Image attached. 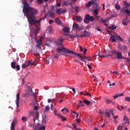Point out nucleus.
Returning a JSON list of instances; mask_svg holds the SVG:
<instances>
[{"instance_id": "1", "label": "nucleus", "mask_w": 130, "mask_h": 130, "mask_svg": "<svg viewBox=\"0 0 130 130\" xmlns=\"http://www.w3.org/2000/svg\"><path fill=\"white\" fill-rule=\"evenodd\" d=\"M23 8L22 9V13H23L24 16H25L27 19V21L30 26H34L35 27H40V22L42 20H45L47 14L40 18L39 20L34 19L35 16L38 13V10L35 9L29 5V4L27 3L26 0L23 1Z\"/></svg>"}, {"instance_id": "2", "label": "nucleus", "mask_w": 130, "mask_h": 130, "mask_svg": "<svg viewBox=\"0 0 130 130\" xmlns=\"http://www.w3.org/2000/svg\"><path fill=\"white\" fill-rule=\"evenodd\" d=\"M56 51L58 53V54H59V55H63V56H66V57H68V56H69V55L67 54V53H68L69 54H74V55H76V52L71 50H69L64 48V47H57L56 49Z\"/></svg>"}, {"instance_id": "3", "label": "nucleus", "mask_w": 130, "mask_h": 130, "mask_svg": "<svg viewBox=\"0 0 130 130\" xmlns=\"http://www.w3.org/2000/svg\"><path fill=\"white\" fill-rule=\"evenodd\" d=\"M109 53H111L112 55L113 54H116L117 59H125L124 57H122V54L119 52V51H116V50H113L111 51H109Z\"/></svg>"}, {"instance_id": "4", "label": "nucleus", "mask_w": 130, "mask_h": 130, "mask_svg": "<svg viewBox=\"0 0 130 130\" xmlns=\"http://www.w3.org/2000/svg\"><path fill=\"white\" fill-rule=\"evenodd\" d=\"M34 28V33L31 34L30 36L31 38V39H35V41H36V37L37 36V35L38 34V32H39V30H40V27H35V26H33Z\"/></svg>"}, {"instance_id": "5", "label": "nucleus", "mask_w": 130, "mask_h": 130, "mask_svg": "<svg viewBox=\"0 0 130 130\" xmlns=\"http://www.w3.org/2000/svg\"><path fill=\"white\" fill-rule=\"evenodd\" d=\"M94 21V17L93 16H90V15L86 14L85 16L84 22L85 24H89L90 22H93Z\"/></svg>"}, {"instance_id": "6", "label": "nucleus", "mask_w": 130, "mask_h": 130, "mask_svg": "<svg viewBox=\"0 0 130 130\" xmlns=\"http://www.w3.org/2000/svg\"><path fill=\"white\" fill-rule=\"evenodd\" d=\"M26 88V89H27L28 92L31 93L30 95L32 96L35 101H37V96H36V94H35V92H33V90L32 89V87H31V86L29 85H27Z\"/></svg>"}, {"instance_id": "7", "label": "nucleus", "mask_w": 130, "mask_h": 130, "mask_svg": "<svg viewBox=\"0 0 130 130\" xmlns=\"http://www.w3.org/2000/svg\"><path fill=\"white\" fill-rule=\"evenodd\" d=\"M123 122L124 123H123L122 125H119L118 126L117 130H122V127H123V125H124V124H126V123H127V124H129V121L128 120V118H127L126 116H124Z\"/></svg>"}, {"instance_id": "8", "label": "nucleus", "mask_w": 130, "mask_h": 130, "mask_svg": "<svg viewBox=\"0 0 130 130\" xmlns=\"http://www.w3.org/2000/svg\"><path fill=\"white\" fill-rule=\"evenodd\" d=\"M118 39L119 41L120 42L122 41V38H121V37L118 35H116V36H112L110 38L109 40L110 42H112V43H113V42H115L116 41V40H118Z\"/></svg>"}, {"instance_id": "9", "label": "nucleus", "mask_w": 130, "mask_h": 130, "mask_svg": "<svg viewBox=\"0 0 130 130\" xmlns=\"http://www.w3.org/2000/svg\"><path fill=\"white\" fill-rule=\"evenodd\" d=\"M74 53L75 54V55H77V56L79 57V59H80L81 61H85L84 59H86V60H89L90 59H91V57H87L86 56H84V57H83L81 55V54L77 53Z\"/></svg>"}, {"instance_id": "10", "label": "nucleus", "mask_w": 130, "mask_h": 130, "mask_svg": "<svg viewBox=\"0 0 130 130\" xmlns=\"http://www.w3.org/2000/svg\"><path fill=\"white\" fill-rule=\"evenodd\" d=\"M64 40V39H58L56 42V44H57V45L58 46H62L61 47H63V45H62V41H63Z\"/></svg>"}, {"instance_id": "11", "label": "nucleus", "mask_w": 130, "mask_h": 130, "mask_svg": "<svg viewBox=\"0 0 130 130\" xmlns=\"http://www.w3.org/2000/svg\"><path fill=\"white\" fill-rule=\"evenodd\" d=\"M18 123V120L17 119H14L13 120L12 123H11V130H15V126H16V124Z\"/></svg>"}, {"instance_id": "12", "label": "nucleus", "mask_w": 130, "mask_h": 130, "mask_svg": "<svg viewBox=\"0 0 130 130\" xmlns=\"http://www.w3.org/2000/svg\"><path fill=\"white\" fill-rule=\"evenodd\" d=\"M20 103V91L16 95V104L17 108L19 107V104Z\"/></svg>"}, {"instance_id": "13", "label": "nucleus", "mask_w": 130, "mask_h": 130, "mask_svg": "<svg viewBox=\"0 0 130 130\" xmlns=\"http://www.w3.org/2000/svg\"><path fill=\"white\" fill-rule=\"evenodd\" d=\"M120 13H124L130 16V11L128 9H126L125 8H122L120 9Z\"/></svg>"}, {"instance_id": "14", "label": "nucleus", "mask_w": 130, "mask_h": 130, "mask_svg": "<svg viewBox=\"0 0 130 130\" xmlns=\"http://www.w3.org/2000/svg\"><path fill=\"white\" fill-rule=\"evenodd\" d=\"M93 11H96L99 12V10L101 9V7H99V4H95L93 6Z\"/></svg>"}, {"instance_id": "15", "label": "nucleus", "mask_w": 130, "mask_h": 130, "mask_svg": "<svg viewBox=\"0 0 130 130\" xmlns=\"http://www.w3.org/2000/svg\"><path fill=\"white\" fill-rule=\"evenodd\" d=\"M126 46H124L122 44H120L119 45V49H120V50H122L123 51H125V50H126Z\"/></svg>"}, {"instance_id": "16", "label": "nucleus", "mask_w": 130, "mask_h": 130, "mask_svg": "<svg viewBox=\"0 0 130 130\" xmlns=\"http://www.w3.org/2000/svg\"><path fill=\"white\" fill-rule=\"evenodd\" d=\"M36 42L37 43V47H38L39 51H41V43L39 42V41L36 39Z\"/></svg>"}, {"instance_id": "17", "label": "nucleus", "mask_w": 130, "mask_h": 130, "mask_svg": "<svg viewBox=\"0 0 130 130\" xmlns=\"http://www.w3.org/2000/svg\"><path fill=\"white\" fill-rule=\"evenodd\" d=\"M55 22L56 24H57L58 25H62V23L61 22V21L60 20V19L57 18L55 19Z\"/></svg>"}, {"instance_id": "18", "label": "nucleus", "mask_w": 130, "mask_h": 130, "mask_svg": "<svg viewBox=\"0 0 130 130\" xmlns=\"http://www.w3.org/2000/svg\"><path fill=\"white\" fill-rule=\"evenodd\" d=\"M83 36L84 37H89L90 36V32H88L87 30H84L83 31Z\"/></svg>"}, {"instance_id": "19", "label": "nucleus", "mask_w": 130, "mask_h": 130, "mask_svg": "<svg viewBox=\"0 0 130 130\" xmlns=\"http://www.w3.org/2000/svg\"><path fill=\"white\" fill-rule=\"evenodd\" d=\"M76 21L79 23H81L83 21V18L80 16H76Z\"/></svg>"}, {"instance_id": "20", "label": "nucleus", "mask_w": 130, "mask_h": 130, "mask_svg": "<svg viewBox=\"0 0 130 130\" xmlns=\"http://www.w3.org/2000/svg\"><path fill=\"white\" fill-rule=\"evenodd\" d=\"M54 115H56L57 116H58V117H59V118H61V116H63L62 115H61V114H57V113H55V112H57V111L56 110V109H54Z\"/></svg>"}, {"instance_id": "21", "label": "nucleus", "mask_w": 130, "mask_h": 130, "mask_svg": "<svg viewBox=\"0 0 130 130\" xmlns=\"http://www.w3.org/2000/svg\"><path fill=\"white\" fill-rule=\"evenodd\" d=\"M50 17L51 18V19H54V17H55V13L50 12L49 13Z\"/></svg>"}, {"instance_id": "22", "label": "nucleus", "mask_w": 130, "mask_h": 130, "mask_svg": "<svg viewBox=\"0 0 130 130\" xmlns=\"http://www.w3.org/2000/svg\"><path fill=\"white\" fill-rule=\"evenodd\" d=\"M62 31L66 33H69L70 32V28L68 27H65L62 29Z\"/></svg>"}, {"instance_id": "23", "label": "nucleus", "mask_w": 130, "mask_h": 130, "mask_svg": "<svg viewBox=\"0 0 130 130\" xmlns=\"http://www.w3.org/2000/svg\"><path fill=\"white\" fill-rule=\"evenodd\" d=\"M121 96H123V93L118 94H116L114 96H113L114 99H116V98H118V97H121Z\"/></svg>"}, {"instance_id": "24", "label": "nucleus", "mask_w": 130, "mask_h": 130, "mask_svg": "<svg viewBox=\"0 0 130 130\" xmlns=\"http://www.w3.org/2000/svg\"><path fill=\"white\" fill-rule=\"evenodd\" d=\"M117 28V26L113 24L111 25V26H109V29H111V30H115Z\"/></svg>"}, {"instance_id": "25", "label": "nucleus", "mask_w": 130, "mask_h": 130, "mask_svg": "<svg viewBox=\"0 0 130 130\" xmlns=\"http://www.w3.org/2000/svg\"><path fill=\"white\" fill-rule=\"evenodd\" d=\"M122 23L124 26L127 25V19L125 18L122 20Z\"/></svg>"}, {"instance_id": "26", "label": "nucleus", "mask_w": 130, "mask_h": 130, "mask_svg": "<svg viewBox=\"0 0 130 130\" xmlns=\"http://www.w3.org/2000/svg\"><path fill=\"white\" fill-rule=\"evenodd\" d=\"M11 68L15 70L16 69V62L13 61L11 63Z\"/></svg>"}, {"instance_id": "27", "label": "nucleus", "mask_w": 130, "mask_h": 130, "mask_svg": "<svg viewBox=\"0 0 130 130\" xmlns=\"http://www.w3.org/2000/svg\"><path fill=\"white\" fill-rule=\"evenodd\" d=\"M49 59H50L49 57H47L46 59H44V62L46 63V64H49Z\"/></svg>"}, {"instance_id": "28", "label": "nucleus", "mask_w": 130, "mask_h": 130, "mask_svg": "<svg viewBox=\"0 0 130 130\" xmlns=\"http://www.w3.org/2000/svg\"><path fill=\"white\" fill-rule=\"evenodd\" d=\"M79 28V24H78L77 23H74L73 25V29H78Z\"/></svg>"}, {"instance_id": "29", "label": "nucleus", "mask_w": 130, "mask_h": 130, "mask_svg": "<svg viewBox=\"0 0 130 130\" xmlns=\"http://www.w3.org/2000/svg\"><path fill=\"white\" fill-rule=\"evenodd\" d=\"M29 95H31V93L28 91L27 92H26L25 93H23V96L24 98L28 97Z\"/></svg>"}, {"instance_id": "30", "label": "nucleus", "mask_w": 130, "mask_h": 130, "mask_svg": "<svg viewBox=\"0 0 130 130\" xmlns=\"http://www.w3.org/2000/svg\"><path fill=\"white\" fill-rule=\"evenodd\" d=\"M99 56L100 57H108L109 56H112V54H111V53L109 54V55H99Z\"/></svg>"}, {"instance_id": "31", "label": "nucleus", "mask_w": 130, "mask_h": 130, "mask_svg": "<svg viewBox=\"0 0 130 130\" xmlns=\"http://www.w3.org/2000/svg\"><path fill=\"white\" fill-rule=\"evenodd\" d=\"M83 103H85L86 105H90L91 104V102L88 100L83 101Z\"/></svg>"}, {"instance_id": "32", "label": "nucleus", "mask_w": 130, "mask_h": 130, "mask_svg": "<svg viewBox=\"0 0 130 130\" xmlns=\"http://www.w3.org/2000/svg\"><path fill=\"white\" fill-rule=\"evenodd\" d=\"M27 63H28V67L30 66H33L34 64V62L32 61H27Z\"/></svg>"}, {"instance_id": "33", "label": "nucleus", "mask_w": 130, "mask_h": 130, "mask_svg": "<svg viewBox=\"0 0 130 130\" xmlns=\"http://www.w3.org/2000/svg\"><path fill=\"white\" fill-rule=\"evenodd\" d=\"M115 7L117 11H119V10H120V6L118 4L115 5Z\"/></svg>"}, {"instance_id": "34", "label": "nucleus", "mask_w": 130, "mask_h": 130, "mask_svg": "<svg viewBox=\"0 0 130 130\" xmlns=\"http://www.w3.org/2000/svg\"><path fill=\"white\" fill-rule=\"evenodd\" d=\"M93 4L91 2V1L88 2V3L86 4V8H90L91 6H92Z\"/></svg>"}, {"instance_id": "35", "label": "nucleus", "mask_w": 130, "mask_h": 130, "mask_svg": "<svg viewBox=\"0 0 130 130\" xmlns=\"http://www.w3.org/2000/svg\"><path fill=\"white\" fill-rule=\"evenodd\" d=\"M34 54L35 55H39V52H38V51L37 50V49H35L34 50Z\"/></svg>"}, {"instance_id": "36", "label": "nucleus", "mask_w": 130, "mask_h": 130, "mask_svg": "<svg viewBox=\"0 0 130 130\" xmlns=\"http://www.w3.org/2000/svg\"><path fill=\"white\" fill-rule=\"evenodd\" d=\"M99 21L102 22L103 23H105L106 22H108V19L105 20L103 18H101Z\"/></svg>"}, {"instance_id": "37", "label": "nucleus", "mask_w": 130, "mask_h": 130, "mask_svg": "<svg viewBox=\"0 0 130 130\" xmlns=\"http://www.w3.org/2000/svg\"><path fill=\"white\" fill-rule=\"evenodd\" d=\"M21 119L22 121H23L24 122H26V121L28 120V118L26 117H22Z\"/></svg>"}, {"instance_id": "38", "label": "nucleus", "mask_w": 130, "mask_h": 130, "mask_svg": "<svg viewBox=\"0 0 130 130\" xmlns=\"http://www.w3.org/2000/svg\"><path fill=\"white\" fill-rule=\"evenodd\" d=\"M56 13L57 15H61V11L60 10L56 9Z\"/></svg>"}, {"instance_id": "39", "label": "nucleus", "mask_w": 130, "mask_h": 130, "mask_svg": "<svg viewBox=\"0 0 130 130\" xmlns=\"http://www.w3.org/2000/svg\"><path fill=\"white\" fill-rule=\"evenodd\" d=\"M105 114H106V116H107V117H108L109 118V117H110V113L108 112H105Z\"/></svg>"}, {"instance_id": "40", "label": "nucleus", "mask_w": 130, "mask_h": 130, "mask_svg": "<svg viewBox=\"0 0 130 130\" xmlns=\"http://www.w3.org/2000/svg\"><path fill=\"white\" fill-rule=\"evenodd\" d=\"M34 130H40V127L36 125H34Z\"/></svg>"}, {"instance_id": "41", "label": "nucleus", "mask_w": 130, "mask_h": 130, "mask_svg": "<svg viewBox=\"0 0 130 130\" xmlns=\"http://www.w3.org/2000/svg\"><path fill=\"white\" fill-rule=\"evenodd\" d=\"M37 3H38L39 5H41V4L43 3V0H37Z\"/></svg>"}, {"instance_id": "42", "label": "nucleus", "mask_w": 130, "mask_h": 130, "mask_svg": "<svg viewBox=\"0 0 130 130\" xmlns=\"http://www.w3.org/2000/svg\"><path fill=\"white\" fill-rule=\"evenodd\" d=\"M84 95H86V96H89V97H92V95H91V93H89V92H85L84 93Z\"/></svg>"}, {"instance_id": "43", "label": "nucleus", "mask_w": 130, "mask_h": 130, "mask_svg": "<svg viewBox=\"0 0 130 130\" xmlns=\"http://www.w3.org/2000/svg\"><path fill=\"white\" fill-rule=\"evenodd\" d=\"M75 10V12H76L77 13H79L80 10L79 9V7H75L74 8Z\"/></svg>"}, {"instance_id": "44", "label": "nucleus", "mask_w": 130, "mask_h": 130, "mask_svg": "<svg viewBox=\"0 0 130 130\" xmlns=\"http://www.w3.org/2000/svg\"><path fill=\"white\" fill-rule=\"evenodd\" d=\"M95 29L100 32H102V29L99 27H96L95 28Z\"/></svg>"}, {"instance_id": "45", "label": "nucleus", "mask_w": 130, "mask_h": 130, "mask_svg": "<svg viewBox=\"0 0 130 130\" xmlns=\"http://www.w3.org/2000/svg\"><path fill=\"white\" fill-rule=\"evenodd\" d=\"M125 101H127V102H130V97H125Z\"/></svg>"}, {"instance_id": "46", "label": "nucleus", "mask_w": 130, "mask_h": 130, "mask_svg": "<svg viewBox=\"0 0 130 130\" xmlns=\"http://www.w3.org/2000/svg\"><path fill=\"white\" fill-rule=\"evenodd\" d=\"M45 111L46 112H47L48 111H49V106H46Z\"/></svg>"}, {"instance_id": "47", "label": "nucleus", "mask_w": 130, "mask_h": 130, "mask_svg": "<svg viewBox=\"0 0 130 130\" xmlns=\"http://www.w3.org/2000/svg\"><path fill=\"white\" fill-rule=\"evenodd\" d=\"M69 112V110L68 109V108H64V112H63V113H68Z\"/></svg>"}, {"instance_id": "48", "label": "nucleus", "mask_w": 130, "mask_h": 130, "mask_svg": "<svg viewBox=\"0 0 130 130\" xmlns=\"http://www.w3.org/2000/svg\"><path fill=\"white\" fill-rule=\"evenodd\" d=\"M28 67H29V66H28V64H27V65H26L25 64H22V68L23 69H26V68H28Z\"/></svg>"}, {"instance_id": "49", "label": "nucleus", "mask_w": 130, "mask_h": 130, "mask_svg": "<svg viewBox=\"0 0 130 130\" xmlns=\"http://www.w3.org/2000/svg\"><path fill=\"white\" fill-rule=\"evenodd\" d=\"M106 102H107V104H109V103H112V101L110 100H106Z\"/></svg>"}, {"instance_id": "50", "label": "nucleus", "mask_w": 130, "mask_h": 130, "mask_svg": "<svg viewBox=\"0 0 130 130\" xmlns=\"http://www.w3.org/2000/svg\"><path fill=\"white\" fill-rule=\"evenodd\" d=\"M70 38H78V35H76L75 36L71 35L70 36Z\"/></svg>"}, {"instance_id": "51", "label": "nucleus", "mask_w": 130, "mask_h": 130, "mask_svg": "<svg viewBox=\"0 0 130 130\" xmlns=\"http://www.w3.org/2000/svg\"><path fill=\"white\" fill-rule=\"evenodd\" d=\"M54 57L55 58H59V56L58 55V54H55L54 55Z\"/></svg>"}, {"instance_id": "52", "label": "nucleus", "mask_w": 130, "mask_h": 130, "mask_svg": "<svg viewBox=\"0 0 130 130\" xmlns=\"http://www.w3.org/2000/svg\"><path fill=\"white\" fill-rule=\"evenodd\" d=\"M52 23H54V21H53V20H51V19L49 20V24L51 25V24H52Z\"/></svg>"}, {"instance_id": "53", "label": "nucleus", "mask_w": 130, "mask_h": 130, "mask_svg": "<svg viewBox=\"0 0 130 130\" xmlns=\"http://www.w3.org/2000/svg\"><path fill=\"white\" fill-rule=\"evenodd\" d=\"M36 118H38V117H39V112H36Z\"/></svg>"}, {"instance_id": "54", "label": "nucleus", "mask_w": 130, "mask_h": 130, "mask_svg": "<svg viewBox=\"0 0 130 130\" xmlns=\"http://www.w3.org/2000/svg\"><path fill=\"white\" fill-rule=\"evenodd\" d=\"M61 119H62V121H66V120H67V118H64V117L63 116H61Z\"/></svg>"}, {"instance_id": "55", "label": "nucleus", "mask_w": 130, "mask_h": 130, "mask_svg": "<svg viewBox=\"0 0 130 130\" xmlns=\"http://www.w3.org/2000/svg\"><path fill=\"white\" fill-rule=\"evenodd\" d=\"M72 125L73 126L74 128L75 129H77L78 128H77V126L76 125V124L72 123Z\"/></svg>"}, {"instance_id": "56", "label": "nucleus", "mask_w": 130, "mask_h": 130, "mask_svg": "<svg viewBox=\"0 0 130 130\" xmlns=\"http://www.w3.org/2000/svg\"><path fill=\"white\" fill-rule=\"evenodd\" d=\"M16 68L17 71H20V65H17Z\"/></svg>"}, {"instance_id": "57", "label": "nucleus", "mask_w": 130, "mask_h": 130, "mask_svg": "<svg viewBox=\"0 0 130 130\" xmlns=\"http://www.w3.org/2000/svg\"><path fill=\"white\" fill-rule=\"evenodd\" d=\"M28 113H29V115H31V114H33V113H34V111H33V110L30 111L29 112H28Z\"/></svg>"}, {"instance_id": "58", "label": "nucleus", "mask_w": 130, "mask_h": 130, "mask_svg": "<svg viewBox=\"0 0 130 130\" xmlns=\"http://www.w3.org/2000/svg\"><path fill=\"white\" fill-rule=\"evenodd\" d=\"M95 2H97V0H91V1H90V2L91 3V4H92V5H94V4H95Z\"/></svg>"}, {"instance_id": "59", "label": "nucleus", "mask_w": 130, "mask_h": 130, "mask_svg": "<svg viewBox=\"0 0 130 130\" xmlns=\"http://www.w3.org/2000/svg\"><path fill=\"white\" fill-rule=\"evenodd\" d=\"M90 28H91V25H87L86 26V29H87V30H89V29H90Z\"/></svg>"}, {"instance_id": "60", "label": "nucleus", "mask_w": 130, "mask_h": 130, "mask_svg": "<svg viewBox=\"0 0 130 130\" xmlns=\"http://www.w3.org/2000/svg\"><path fill=\"white\" fill-rule=\"evenodd\" d=\"M40 130H45V126H43L40 127Z\"/></svg>"}, {"instance_id": "61", "label": "nucleus", "mask_w": 130, "mask_h": 130, "mask_svg": "<svg viewBox=\"0 0 130 130\" xmlns=\"http://www.w3.org/2000/svg\"><path fill=\"white\" fill-rule=\"evenodd\" d=\"M74 61H75L76 62H78V63H81V62H80V60L77 59H74Z\"/></svg>"}, {"instance_id": "62", "label": "nucleus", "mask_w": 130, "mask_h": 130, "mask_svg": "<svg viewBox=\"0 0 130 130\" xmlns=\"http://www.w3.org/2000/svg\"><path fill=\"white\" fill-rule=\"evenodd\" d=\"M93 13H95V15H98V11H97V10H93Z\"/></svg>"}, {"instance_id": "63", "label": "nucleus", "mask_w": 130, "mask_h": 130, "mask_svg": "<svg viewBox=\"0 0 130 130\" xmlns=\"http://www.w3.org/2000/svg\"><path fill=\"white\" fill-rule=\"evenodd\" d=\"M76 120L77 122H78V123H80L81 122V120L79 118H77L76 119Z\"/></svg>"}, {"instance_id": "64", "label": "nucleus", "mask_w": 130, "mask_h": 130, "mask_svg": "<svg viewBox=\"0 0 130 130\" xmlns=\"http://www.w3.org/2000/svg\"><path fill=\"white\" fill-rule=\"evenodd\" d=\"M61 13H62V14H64V13H67V9H64L63 10H62Z\"/></svg>"}]
</instances>
